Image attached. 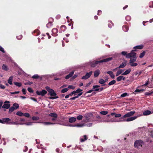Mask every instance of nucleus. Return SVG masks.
<instances>
[{"label":"nucleus","mask_w":153,"mask_h":153,"mask_svg":"<svg viewBox=\"0 0 153 153\" xmlns=\"http://www.w3.org/2000/svg\"><path fill=\"white\" fill-rule=\"evenodd\" d=\"M39 117L37 116H33L32 117V120H39Z\"/></svg>","instance_id":"2f4dec72"},{"label":"nucleus","mask_w":153,"mask_h":153,"mask_svg":"<svg viewBox=\"0 0 153 153\" xmlns=\"http://www.w3.org/2000/svg\"><path fill=\"white\" fill-rule=\"evenodd\" d=\"M93 91H94V90H93V89H92L90 90L89 91H87V93H91V92H92Z\"/></svg>","instance_id":"69168bd1"},{"label":"nucleus","mask_w":153,"mask_h":153,"mask_svg":"<svg viewBox=\"0 0 153 153\" xmlns=\"http://www.w3.org/2000/svg\"><path fill=\"white\" fill-rule=\"evenodd\" d=\"M74 94V95H75L76 92H75V91H74L73 92H71V93L69 94V95L71 96H72Z\"/></svg>","instance_id":"3c124183"},{"label":"nucleus","mask_w":153,"mask_h":153,"mask_svg":"<svg viewBox=\"0 0 153 153\" xmlns=\"http://www.w3.org/2000/svg\"><path fill=\"white\" fill-rule=\"evenodd\" d=\"M151 114V111L149 110L145 111L143 113V115L145 116L150 114Z\"/></svg>","instance_id":"412c9836"},{"label":"nucleus","mask_w":153,"mask_h":153,"mask_svg":"<svg viewBox=\"0 0 153 153\" xmlns=\"http://www.w3.org/2000/svg\"><path fill=\"white\" fill-rule=\"evenodd\" d=\"M100 114H102V115H105L107 114H108V112L107 111H101L100 112Z\"/></svg>","instance_id":"e433bc0d"},{"label":"nucleus","mask_w":153,"mask_h":153,"mask_svg":"<svg viewBox=\"0 0 153 153\" xmlns=\"http://www.w3.org/2000/svg\"><path fill=\"white\" fill-rule=\"evenodd\" d=\"M143 46L142 45H138L134 47V49H141L143 48Z\"/></svg>","instance_id":"b1692460"},{"label":"nucleus","mask_w":153,"mask_h":153,"mask_svg":"<svg viewBox=\"0 0 153 153\" xmlns=\"http://www.w3.org/2000/svg\"><path fill=\"white\" fill-rule=\"evenodd\" d=\"M122 76H120L118 77L117 78V81H120L122 80Z\"/></svg>","instance_id":"37998d69"},{"label":"nucleus","mask_w":153,"mask_h":153,"mask_svg":"<svg viewBox=\"0 0 153 153\" xmlns=\"http://www.w3.org/2000/svg\"><path fill=\"white\" fill-rule=\"evenodd\" d=\"M128 95V94L127 93H125L123 94H122L121 95L120 97H124L126 96H127Z\"/></svg>","instance_id":"ea45409f"},{"label":"nucleus","mask_w":153,"mask_h":153,"mask_svg":"<svg viewBox=\"0 0 153 153\" xmlns=\"http://www.w3.org/2000/svg\"><path fill=\"white\" fill-rule=\"evenodd\" d=\"M47 93V92L45 90H43L41 91H37L36 94L39 95H41L42 96H44Z\"/></svg>","instance_id":"1a4fd4ad"},{"label":"nucleus","mask_w":153,"mask_h":153,"mask_svg":"<svg viewBox=\"0 0 153 153\" xmlns=\"http://www.w3.org/2000/svg\"><path fill=\"white\" fill-rule=\"evenodd\" d=\"M146 53V52L145 51H143L142 53H141L140 54V55L139 56V57L140 58H142L145 55Z\"/></svg>","instance_id":"473e14b6"},{"label":"nucleus","mask_w":153,"mask_h":153,"mask_svg":"<svg viewBox=\"0 0 153 153\" xmlns=\"http://www.w3.org/2000/svg\"><path fill=\"white\" fill-rule=\"evenodd\" d=\"M76 127H82L85 126L84 123H78L76 125Z\"/></svg>","instance_id":"cd10ccee"},{"label":"nucleus","mask_w":153,"mask_h":153,"mask_svg":"<svg viewBox=\"0 0 153 153\" xmlns=\"http://www.w3.org/2000/svg\"><path fill=\"white\" fill-rule=\"evenodd\" d=\"M136 53L134 52V51H132V52L130 53H128L126 55V58L133 59L134 58H137L136 56Z\"/></svg>","instance_id":"423d86ee"},{"label":"nucleus","mask_w":153,"mask_h":153,"mask_svg":"<svg viewBox=\"0 0 153 153\" xmlns=\"http://www.w3.org/2000/svg\"><path fill=\"white\" fill-rule=\"evenodd\" d=\"M15 108V109H17L19 107V106L18 104L17 103H14L13 104V106Z\"/></svg>","instance_id":"72a5a7b5"},{"label":"nucleus","mask_w":153,"mask_h":153,"mask_svg":"<svg viewBox=\"0 0 153 153\" xmlns=\"http://www.w3.org/2000/svg\"><path fill=\"white\" fill-rule=\"evenodd\" d=\"M10 121V119L9 118H3L2 120V123L7 124Z\"/></svg>","instance_id":"9b49d317"},{"label":"nucleus","mask_w":153,"mask_h":153,"mask_svg":"<svg viewBox=\"0 0 153 153\" xmlns=\"http://www.w3.org/2000/svg\"><path fill=\"white\" fill-rule=\"evenodd\" d=\"M124 71V70L122 69L119 70L117 72L116 76H118L120 74H122Z\"/></svg>","instance_id":"aec40b11"},{"label":"nucleus","mask_w":153,"mask_h":153,"mask_svg":"<svg viewBox=\"0 0 153 153\" xmlns=\"http://www.w3.org/2000/svg\"><path fill=\"white\" fill-rule=\"evenodd\" d=\"M74 71H73L71 72L68 75L66 76L65 77V79H68L69 78L71 77L74 74Z\"/></svg>","instance_id":"2eb2a0df"},{"label":"nucleus","mask_w":153,"mask_h":153,"mask_svg":"<svg viewBox=\"0 0 153 153\" xmlns=\"http://www.w3.org/2000/svg\"><path fill=\"white\" fill-rule=\"evenodd\" d=\"M0 87L1 88L4 89L5 88V86L4 85H2L1 84H0Z\"/></svg>","instance_id":"680f3d73"},{"label":"nucleus","mask_w":153,"mask_h":153,"mask_svg":"<svg viewBox=\"0 0 153 153\" xmlns=\"http://www.w3.org/2000/svg\"><path fill=\"white\" fill-rule=\"evenodd\" d=\"M82 94V92H81V93H79L75 97V99H76V98H78Z\"/></svg>","instance_id":"603ef678"},{"label":"nucleus","mask_w":153,"mask_h":153,"mask_svg":"<svg viewBox=\"0 0 153 153\" xmlns=\"http://www.w3.org/2000/svg\"><path fill=\"white\" fill-rule=\"evenodd\" d=\"M19 92H20L19 91H15V92H11L10 94H19Z\"/></svg>","instance_id":"6e6d98bb"},{"label":"nucleus","mask_w":153,"mask_h":153,"mask_svg":"<svg viewBox=\"0 0 153 153\" xmlns=\"http://www.w3.org/2000/svg\"><path fill=\"white\" fill-rule=\"evenodd\" d=\"M58 32V30L56 28H54L52 30V33L54 35V36H57V33Z\"/></svg>","instance_id":"f3484780"},{"label":"nucleus","mask_w":153,"mask_h":153,"mask_svg":"<svg viewBox=\"0 0 153 153\" xmlns=\"http://www.w3.org/2000/svg\"><path fill=\"white\" fill-rule=\"evenodd\" d=\"M107 73L109 75L110 77L112 79L115 78V76L114 75L113 72L111 71H108L107 72Z\"/></svg>","instance_id":"ddd939ff"},{"label":"nucleus","mask_w":153,"mask_h":153,"mask_svg":"<svg viewBox=\"0 0 153 153\" xmlns=\"http://www.w3.org/2000/svg\"><path fill=\"white\" fill-rule=\"evenodd\" d=\"M83 116L82 115H79L76 118L78 120H81L82 119Z\"/></svg>","instance_id":"a19ab883"},{"label":"nucleus","mask_w":153,"mask_h":153,"mask_svg":"<svg viewBox=\"0 0 153 153\" xmlns=\"http://www.w3.org/2000/svg\"><path fill=\"white\" fill-rule=\"evenodd\" d=\"M131 70L130 68H129L125 71L122 74V75H126L130 73L131 72Z\"/></svg>","instance_id":"4468645a"},{"label":"nucleus","mask_w":153,"mask_h":153,"mask_svg":"<svg viewBox=\"0 0 153 153\" xmlns=\"http://www.w3.org/2000/svg\"><path fill=\"white\" fill-rule=\"evenodd\" d=\"M143 141L140 140H137L134 142V146L135 147L138 148H140V147L142 146L143 145Z\"/></svg>","instance_id":"7ed1b4c3"},{"label":"nucleus","mask_w":153,"mask_h":153,"mask_svg":"<svg viewBox=\"0 0 153 153\" xmlns=\"http://www.w3.org/2000/svg\"><path fill=\"white\" fill-rule=\"evenodd\" d=\"M13 78V76H11L9 78V79L8 80V83H9L10 85H12L13 83H12V81Z\"/></svg>","instance_id":"dca6fc26"},{"label":"nucleus","mask_w":153,"mask_h":153,"mask_svg":"<svg viewBox=\"0 0 153 153\" xmlns=\"http://www.w3.org/2000/svg\"><path fill=\"white\" fill-rule=\"evenodd\" d=\"M58 97H51L49 98L50 99H56L58 98Z\"/></svg>","instance_id":"052dcab7"},{"label":"nucleus","mask_w":153,"mask_h":153,"mask_svg":"<svg viewBox=\"0 0 153 153\" xmlns=\"http://www.w3.org/2000/svg\"><path fill=\"white\" fill-rule=\"evenodd\" d=\"M23 116H24L25 117H29L30 116V115L28 113H25L24 114Z\"/></svg>","instance_id":"a18cd8bd"},{"label":"nucleus","mask_w":153,"mask_h":153,"mask_svg":"<svg viewBox=\"0 0 153 153\" xmlns=\"http://www.w3.org/2000/svg\"><path fill=\"white\" fill-rule=\"evenodd\" d=\"M14 84L15 85L19 87H20L22 85L21 83L20 82H14Z\"/></svg>","instance_id":"c9c22d12"},{"label":"nucleus","mask_w":153,"mask_h":153,"mask_svg":"<svg viewBox=\"0 0 153 153\" xmlns=\"http://www.w3.org/2000/svg\"><path fill=\"white\" fill-rule=\"evenodd\" d=\"M149 7H153V2H151L150 3Z\"/></svg>","instance_id":"5fc2aeb1"},{"label":"nucleus","mask_w":153,"mask_h":153,"mask_svg":"<svg viewBox=\"0 0 153 153\" xmlns=\"http://www.w3.org/2000/svg\"><path fill=\"white\" fill-rule=\"evenodd\" d=\"M42 123H43L45 125H49L50 124H55V123H53L50 122H42Z\"/></svg>","instance_id":"f704fd0d"},{"label":"nucleus","mask_w":153,"mask_h":153,"mask_svg":"<svg viewBox=\"0 0 153 153\" xmlns=\"http://www.w3.org/2000/svg\"><path fill=\"white\" fill-rule=\"evenodd\" d=\"M76 120V118L74 117H71L69 118V122L71 123H72L75 122Z\"/></svg>","instance_id":"f8f14e48"},{"label":"nucleus","mask_w":153,"mask_h":153,"mask_svg":"<svg viewBox=\"0 0 153 153\" xmlns=\"http://www.w3.org/2000/svg\"><path fill=\"white\" fill-rule=\"evenodd\" d=\"M3 104V102L2 101H0V109H1V107Z\"/></svg>","instance_id":"338daca9"},{"label":"nucleus","mask_w":153,"mask_h":153,"mask_svg":"<svg viewBox=\"0 0 153 153\" xmlns=\"http://www.w3.org/2000/svg\"><path fill=\"white\" fill-rule=\"evenodd\" d=\"M26 90L25 89V88L22 89V91L24 94H26Z\"/></svg>","instance_id":"4d7b16f0"},{"label":"nucleus","mask_w":153,"mask_h":153,"mask_svg":"<svg viewBox=\"0 0 153 153\" xmlns=\"http://www.w3.org/2000/svg\"><path fill=\"white\" fill-rule=\"evenodd\" d=\"M100 87V86L98 85H95L93 86V89H94L96 88H99Z\"/></svg>","instance_id":"bf43d9fd"},{"label":"nucleus","mask_w":153,"mask_h":153,"mask_svg":"<svg viewBox=\"0 0 153 153\" xmlns=\"http://www.w3.org/2000/svg\"><path fill=\"white\" fill-rule=\"evenodd\" d=\"M39 76L38 74H35L32 76V78L33 79H36L39 78Z\"/></svg>","instance_id":"4c0bfd02"},{"label":"nucleus","mask_w":153,"mask_h":153,"mask_svg":"<svg viewBox=\"0 0 153 153\" xmlns=\"http://www.w3.org/2000/svg\"><path fill=\"white\" fill-rule=\"evenodd\" d=\"M116 82V81L115 80H113L111 81L108 84V85L109 86L111 85H113Z\"/></svg>","instance_id":"a878e982"},{"label":"nucleus","mask_w":153,"mask_h":153,"mask_svg":"<svg viewBox=\"0 0 153 153\" xmlns=\"http://www.w3.org/2000/svg\"><path fill=\"white\" fill-rule=\"evenodd\" d=\"M137 59V58L134 57L133 59H130L129 64L131 67H135L137 66L138 64L137 63L134 62Z\"/></svg>","instance_id":"39448f33"},{"label":"nucleus","mask_w":153,"mask_h":153,"mask_svg":"<svg viewBox=\"0 0 153 153\" xmlns=\"http://www.w3.org/2000/svg\"><path fill=\"white\" fill-rule=\"evenodd\" d=\"M32 84V82H26L25 83V85H30L31 84Z\"/></svg>","instance_id":"13d9d810"},{"label":"nucleus","mask_w":153,"mask_h":153,"mask_svg":"<svg viewBox=\"0 0 153 153\" xmlns=\"http://www.w3.org/2000/svg\"><path fill=\"white\" fill-rule=\"evenodd\" d=\"M106 82V81H105L102 79H100L99 80V82L100 84H104Z\"/></svg>","instance_id":"c85d7f7f"},{"label":"nucleus","mask_w":153,"mask_h":153,"mask_svg":"<svg viewBox=\"0 0 153 153\" xmlns=\"http://www.w3.org/2000/svg\"><path fill=\"white\" fill-rule=\"evenodd\" d=\"M123 30L125 32H127L128 30V27L126 26H123Z\"/></svg>","instance_id":"7c9ffc66"},{"label":"nucleus","mask_w":153,"mask_h":153,"mask_svg":"<svg viewBox=\"0 0 153 153\" xmlns=\"http://www.w3.org/2000/svg\"><path fill=\"white\" fill-rule=\"evenodd\" d=\"M32 122H29L27 123H25L24 124H25L29 126V125H30L32 124ZM20 124H23L21 123Z\"/></svg>","instance_id":"8fccbe9b"},{"label":"nucleus","mask_w":153,"mask_h":153,"mask_svg":"<svg viewBox=\"0 0 153 153\" xmlns=\"http://www.w3.org/2000/svg\"><path fill=\"white\" fill-rule=\"evenodd\" d=\"M68 88L70 89H74L75 88V87L73 85H69L68 86Z\"/></svg>","instance_id":"de8ad7c7"},{"label":"nucleus","mask_w":153,"mask_h":153,"mask_svg":"<svg viewBox=\"0 0 153 153\" xmlns=\"http://www.w3.org/2000/svg\"><path fill=\"white\" fill-rule=\"evenodd\" d=\"M142 91L141 90H139V89H137V90H135V92H139L140 91Z\"/></svg>","instance_id":"774afa93"},{"label":"nucleus","mask_w":153,"mask_h":153,"mask_svg":"<svg viewBox=\"0 0 153 153\" xmlns=\"http://www.w3.org/2000/svg\"><path fill=\"white\" fill-rule=\"evenodd\" d=\"M2 68L3 70L7 71L8 70L7 67L5 64H3L2 66Z\"/></svg>","instance_id":"393cba45"},{"label":"nucleus","mask_w":153,"mask_h":153,"mask_svg":"<svg viewBox=\"0 0 153 153\" xmlns=\"http://www.w3.org/2000/svg\"><path fill=\"white\" fill-rule=\"evenodd\" d=\"M30 99H31L32 100H33V101H35V102H36L37 101V100H36V98H33V97H31V98H30Z\"/></svg>","instance_id":"e2e57ef3"},{"label":"nucleus","mask_w":153,"mask_h":153,"mask_svg":"<svg viewBox=\"0 0 153 153\" xmlns=\"http://www.w3.org/2000/svg\"><path fill=\"white\" fill-rule=\"evenodd\" d=\"M92 116V114L91 113H88L85 114V117L86 118V120L84 122H87L89 121V120Z\"/></svg>","instance_id":"6e6552de"},{"label":"nucleus","mask_w":153,"mask_h":153,"mask_svg":"<svg viewBox=\"0 0 153 153\" xmlns=\"http://www.w3.org/2000/svg\"><path fill=\"white\" fill-rule=\"evenodd\" d=\"M15 110L14 106H12L9 108V112L10 113Z\"/></svg>","instance_id":"bb28decb"},{"label":"nucleus","mask_w":153,"mask_h":153,"mask_svg":"<svg viewBox=\"0 0 153 153\" xmlns=\"http://www.w3.org/2000/svg\"><path fill=\"white\" fill-rule=\"evenodd\" d=\"M45 89L49 92V94H50L51 96L53 97L56 95L53 89L50 88L49 87L46 86L45 87Z\"/></svg>","instance_id":"20e7f679"},{"label":"nucleus","mask_w":153,"mask_h":153,"mask_svg":"<svg viewBox=\"0 0 153 153\" xmlns=\"http://www.w3.org/2000/svg\"><path fill=\"white\" fill-rule=\"evenodd\" d=\"M0 51L2 52L3 53H4L5 52V51L4 50V48L0 46Z\"/></svg>","instance_id":"864d4df0"},{"label":"nucleus","mask_w":153,"mask_h":153,"mask_svg":"<svg viewBox=\"0 0 153 153\" xmlns=\"http://www.w3.org/2000/svg\"><path fill=\"white\" fill-rule=\"evenodd\" d=\"M92 124L91 123H89L87 124V126L88 127H90L92 126Z\"/></svg>","instance_id":"0e129e2a"},{"label":"nucleus","mask_w":153,"mask_h":153,"mask_svg":"<svg viewBox=\"0 0 153 153\" xmlns=\"http://www.w3.org/2000/svg\"><path fill=\"white\" fill-rule=\"evenodd\" d=\"M68 90V89L67 88H65L64 89H63L61 91V92L62 93H65Z\"/></svg>","instance_id":"58836bf2"},{"label":"nucleus","mask_w":153,"mask_h":153,"mask_svg":"<svg viewBox=\"0 0 153 153\" xmlns=\"http://www.w3.org/2000/svg\"><path fill=\"white\" fill-rule=\"evenodd\" d=\"M16 114L18 116H23L24 113L21 112V111H19L17 112Z\"/></svg>","instance_id":"c756f323"},{"label":"nucleus","mask_w":153,"mask_h":153,"mask_svg":"<svg viewBox=\"0 0 153 153\" xmlns=\"http://www.w3.org/2000/svg\"><path fill=\"white\" fill-rule=\"evenodd\" d=\"M135 112L134 111H130L126 114L124 115L120 119H123L124 118L128 117L126 119H123V120H113L111 121V122H120L123 121H127L129 122L133 121L136 119L138 117L134 116L133 117H130L131 116H133Z\"/></svg>","instance_id":"f257e3e1"},{"label":"nucleus","mask_w":153,"mask_h":153,"mask_svg":"<svg viewBox=\"0 0 153 153\" xmlns=\"http://www.w3.org/2000/svg\"><path fill=\"white\" fill-rule=\"evenodd\" d=\"M94 76L95 77L98 76L100 74V71L99 70H96L94 72Z\"/></svg>","instance_id":"a211bd4d"},{"label":"nucleus","mask_w":153,"mask_h":153,"mask_svg":"<svg viewBox=\"0 0 153 153\" xmlns=\"http://www.w3.org/2000/svg\"><path fill=\"white\" fill-rule=\"evenodd\" d=\"M84 138H81L80 139V140L81 142H83L87 139V137L86 135L83 136Z\"/></svg>","instance_id":"5701e85b"},{"label":"nucleus","mask_w":153,"mask_h":153,"mask_svg":"<svg viewBox=\"0 0 153 153\" xmlns=\"http://www.w3.org/2000/svg\"><path fill=\"white\" fill-rule=\"evenodd\" d=\"M49 115L51 117H53L54 118H57V114L54 113H50L49 114Z\"/></svg>","instance_id":"4be33fe9"},{"label":"nucleus","mask_w":153,"mask_h":153,"mask_svg":"<svg viewBox=\"0 0 153 153\" xmlns=\"http://www.w3.org/2000/svg\"><path fill=\"white\" fill-rule=\"evenodd\" d=\"M121 53L122 55L126 56V55L127 54L126 52L123 51Z\"/></svg>","instance_id":"79ce46f5"},{"label":"nucleus","mask_w":153,"mask_h":153,"mask_svg":"<svg viewBox=\"0 0 153 153\" xmlns=\"http://www.w3.org/2000/svg\"><path fill=\"white\" fill-rule=\"evenodd\" d=\"M92 71H90L89 73H87L85 75L82 76V79H86L89 78L92 74Z\"/></svg>","instance_id":"9d476101"},{"label":"nucleus","mask_w":153,"mask_h":153,"mask_svg":"<svg viewBox=\"0 0 153 153\" xmlns=\"http://www.w3.org/2000/svg\"><path fill=\"white\" fill-rule=\"evenodd\" d=\"M126 65V62H123L120 64L119 67H118L119 69L124 68Z\"/></svg>","instance_id":"6ab92c4d"},{"label":"nucleus","mask_w":153,"mask_h":153,"mask_svg":"<svg viewBox=\"0 0 153 153\" xmlns=\"http://www.w3.org/2000/svg\"><path fill=\"white\" fill-rule=\"evenodd\" d=\"M121 115L119 114H116L114 116L115 117H121Z\"/></svg>","instance_id":"09e8293b"},{"label":"nucleus","mask_w":153,"mask_h":153,"mask_svg":"<svg viewBox=\"0 0 153 153\" xmlns=\"http://www.w3.org/2000/svg\"><path fill=\"white\" fill-rule=\"evenodd\" d=\"M10 102L9 101H6L4 102V104L2 106V107L6 109L9 108L10 106Z\"/></svg>","instance_id":"0eeeda50"},{"label":"nucleus","mask_w":153,"mask_h":153,"mask_svg":"<svg viewBox=\"0 0 153 153\" xmlns=\"http://www.w3.org/2000/svg\"><path fill=\"white\" fill-rule=\"evenodd\" d=\"M28 91L30 93H33V91L32 89L31 88H27Z\"/></svg>","instance_id":"c03bdc74"},{"label":"nucleus","mask_w":153,"mask_h":153,"mask_svg":"<svg viewBox=\"0 0 153 153\" xmlns=\"http://www.w3.org/2000/svg\"><path fill=\"white\" fill-rule=\"evenodd\" d=\"M82 91V90H81L80 89V88L76 90L75 91V92L76 93H79L80 92H81Z\"/></svg>","instance_id":"49530a36"},{"label":"nucleus","mask_w":153,"mask_h":153,"mask_svg":"<svg viewBox=\"0 0 153 153\" xmlns=\"http://www.w3.org/2000/svg\"><path fill=\"white\" fill-rule=\"evenodd\" d=\"M112 59V57H109L104 59L100 61L91 62H89V65L92 67H95L97 64L103 62H107L111 60Z\"/></svg>","instance_id":"f03ea898"}]
</instances>
